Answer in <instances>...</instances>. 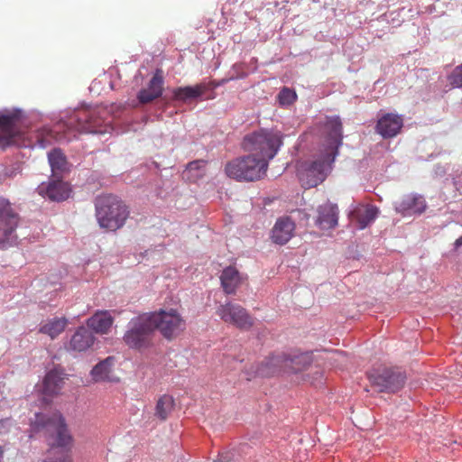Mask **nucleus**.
Segmentation results:
<instances>
[{
	"label": "nucleus",
	"instance_id": "nucleus-16",
	"mask_svg": "<svg viewBox=\"0 0 462 462\" xmlns=\"http://www.w3.org/2000/svg\"><path fill=\"white\" fill-rule=\"evenodd\" d=\"M208 88L205 81L195 86L178 87L171 90L172 99L181 103H189L201 99L205 93L208 92Z\"/></svg>",
	"mask_w": 462,
	"mask_h": 462
},
{
	"label": "nucleus",
	"instance_id": "nucleus-2",
	"mask_svg": "<svg viewBox=\"0 0 462 462\" xmlns=\"http://www.w3.org/2000/svg\"><path fill=\"white\" fill-rule=\"evenodd\" d=\"M101 120L95 109L75 110L68 122L59 121L51 128L39 129L33 136V146L45 149L55 143H69L78 133L103 134Z\"/></svg>",
	"mask_w": 462,
	"mask_h": 462
},
{
	"label": "nucleus",
	"instance_id": "nucleus-17",
	"mask_svg": "<svg viewBox=\"0 0 462 462\" xmlns=\"http://www.w3.org/2000/svg\"><path fill=\"white\" fill-rule=\"evenodd\" d=\"M394 208L403 216L421 214L426 208V202L422 196L406 195L399 202L394 203Z\"/></svg>",
	"mask_w": 462,
	"mask_h": 462
},
{
	"label": "nucleus",
	"instance_id": "nucleus-6",
	"mask_svg": "<svg viewBox=\"0 0 462 462\" xmlns=\"http://www.w3.org/2000/svg\"><path fill=\"white\" fill-rule=\"evenodd\" d=\"M282 137L280 131L261 129L246 134L242 145L245 151L268 163L282 145Z\"/></svg>",
	"mask_w": 462,
	"mask_h": 462
},
{
	"label": "nucleus",
	"instance_id": "nucleus-14",
	"mask_svg": "<svg viewBox=\"0 0 462 462\" xmlns=\"http://www.w3.org/2000/svg\"><path fill=\"white\" fill-rule=\"evenodd\" d=\"M163 85L164 79L162 75V71L157 69V71L149 80L147 87L138 91V103L142 105L149 104L153 100L161 97L163 92Z\"/></svg>",
	"mask_w": 462,
	"mask_h": 462
},
{
	"label": "nucleus",
	"instance_id": "nucleus-18",
	"mask_svg": "<svg viewBox=\"0 0 462 462\" xmlns=\"http://www.w3.org/2000/svg\"><path fill=\"white\" fill-rule=\"evenodd\" d=\"M338 220L337 206L331 203L320 205L318 208L316 225L322 230H328L336 227Z\"/></svg>",
	"mask_w": 462,
	"mask_h": 462
},
{
	"label": "nucleus",
	"instance_id": "nucleus-29",
	"mask_svg": "<svg viewBox=\"0 0 462 462\" xmlns=\"http://www.w3.org/2000/svg\"><path fill=\"white\" fill-rule=\"evenodd\" d=\"M206 162L203 160H196L187 164L186 169L182 172V178L189 181H196L202 178L205 174Z\"/></svg>",
	"mask_w": 462,
	"mask_h": 462
},
{
	"label": "nucleus",
	"instance_id": "nucleus-7",
	"mask_svg": "<svg viewBox=\"0 0 462 462\" xmlns=\"http://www.w3.org/2000/svg\"><path fill=\"white\" fill-rule=\"evenodd\" d=\"M268 163L249 152L227 162L225 171L229 178L238 181H254L265 175Z\"/></svg>",
	"mask_w": 462,
	"mask_h": 462
},
{
	"label": "nucleus",
	"instance_id": "nucleus-35",
	"mask_svg": "<svg viewBox=\"0 0 462 462\" xmlns=\"http://www.w3.org/2000/svg\"><path fill=\"white\" fill-rule=\"evenodd\" d=\"M229 80H230L229 78H227V79H222L219 81L212 80V81L205 82V84L208 85V91H209V90H214L215 88L226 84Z\"/></svg>",
	"mask_w": 462,
	"mask_h": 462
},
{
	"label": "nucleus",
	"instance_id": "nucleus-26",
	"mask_svg": "<svg viewBox=\"0 0 462 462\" xmlns=\"http://www.w3.org/2000/svg\"><path fill=\"white\" fill-rule=\"evenodd\" d=\"M220 281L225 292L233 294L240 282L239 273L235 267L228 266L223 270Z\"/></svg>",
	"mask_w": 462,
	"mask_h": 462
},
{
	"label": "nucleus",
	"instance_id": "nucleus-32",
	"mask_svg": "<svg viewBox=\"0 0 462 462\" xmlns=\"http://www.w3.org/2000/svg\"><path fill=\"white\" fill-rule=\"evenodd\" d=\"M11 216H17V214L13 211L7 199L0 198V219L11 217Z\"/></svg>",
	"mask_w": 462,
	"mask_h": 462
},
{
	"label": "nucleus",
	"instance_id": "nucleus-36",
	"mask_svg": "<svg viewBox=\"0 0 462 462\" xmlns=\"http://www.w3.org/2000/svg\"><path fill=\"white\" fill-rule=\"evenodd\" d=\"M12 426V420L10 419H5L0 420V434H5L9 431Z\"/></svg>",
	"mask_w": 462,
	"mask_h": 462
},
{
	"label": "nucleus",
	"instance_id": "nucleus-33",
	"mask_svg": "<svg viewBox=\"0 0 462 462\" xmlns=\"http://www.w3.org/2000/svg\"><path fill=\"white\" fill-rule=\"evenodd\" d=\"M449 80L453 86L462 88V64L453 70L449 77Z\"/></svg>",
	"mask_w": 462,
	"mask_h": 462
},
{
	"label": "nucleus",
	"instance_id": "nucleus-8",
	"mask_svg": "<svg viewBox=\"0 0 462 462\" xmlns=\"http://www.w3.org/2000/svg\"><path fill=\"white\" fill-rule=\"evenodd\" d=\"M153 333L154 323L149 313H144L128 322L123 339L130 348H146L151 344Z\"/></svg>",
	"mask_w": 462,
	"mask_h": 462
},
{
	"label": "nucleus",
	"instance_id": "nucleus-24",
	"mask_svg": "<svg viewBox=\"0 0 462 462\" xmlns=\"http://www.w3.org/2000/svg\"><path fill=\"white\" fill-rule=\"evenodd\" d=\"M48 160L53 177L61 178L62 174L68 171V162L60 149L54 148L48 152Z\"/></svg>",
	"mask_w": 462,
	"mask_h": 462
},
{
	"label": "nucleus",
	"instance_id": "nucleus-27",
	"mask_svg": "<svg viewBox=\"0 0 462 462\" xmlns=\"http://www.w3.org/2000/svg\"><path fill=\"white\" fill-rule=\"evenodd\" d=\"M115 362L116 358L114 356H108L97 364L91 371L93 379L95 381H113L114 379L110 374Z\"/></svg>",
	"mask_w": 462,
	"mask_h": 462
},
{
	"label": "nucleus",
	"instance_id": "nucleus-15",
	"mask_svg": "<svg viewBox=\"0 0 462 462\" xmlns=\"http://www.w3.org/2000/svg\"><path fill=\"white\" fill-rule=\"evenodd\" d=\"M403 121L401 116L387 113L378 119L375 129L383 138H392L400 133Z\"/></svg>",
	"mask_w": 462,
	"mask_h": 462
},
{
	"label": "nucleus",
	"instance_id": "nucleus-39",
	"mask_svg": "<svg viewBox=\"0 0 462 462\" xmlns=\"http://www.w3.org/2000/svg\"><path fill=\"white\" fill-rule=\"evenodd\" d=\"M46 462H71L70 458L67 456L64 457L62 459L55 460V461H46Z\"/></svg>",
	"mask_w": 462,
	"mask_h": 462
},
{
	"label": "nucleus",
	"instance_id": "nucleus-11",
	"mask_svg": "<svg viewBox=\"0 0 462 462\" xmlns=\"http://www.w3.org/2000/svg\"><path fill=\"white\" fill-rule=\"evenodd\" d=\"M22 117V111L14 108L0 111V149L16 143V125Z\"/></svg>",
	"mask_w": 462,
	"mask_h": 462
},
{
	"label": "nucleus",
	"instance_id": "nucleus-20",
	"mask_svg": "<svg viewBox=\"0 0 462 462\" xmlns=\"http://www.w3.org/2000/svg\"><path fill=\"white\" fill-rule=\"evenodd\" d=\"M295 223L289 217L277 219L272 230V239L275 244L285 245L293 236Z\"/></svg>",
	"mask_w": 462,
	"mask_h": 462
},
{
	"label": "nucleus",
	"instance_id": "nucleus-30",
	"mask_svg": "<svg viewBox=\"0 0 462 462\" xmlns=\"http://www.w3.org/2000/svg\"><path fill=\"white\" fill-rule=\"evenodd\" d=\"M174 406V400L171 396L164 394L159 398L155 406L154 416L160 420H166L171 413Z\"/></svg>",
	"mask_w": 462,
	"mask_h": 462
},
{
	"label": "nucleus",
	"instance_id": "nucleus-1",
	"mask_svg": "<svg viewBox=\"0 0 462 462\" xmlns=\"http://www.w3.org/2000/svg\"><path fill=\"white\" fill-rule=\"evenodd\" d=\"M343 127L338 116L328 118L325 125V136L318 158L302 162L298 175L305 189L314 188L324 181L342 145Z\"/></svg>",
	"mask_w": 462,
	"mask_h": 462
},
{
	"label": "nucleus",
	"instance_id": "nucleus-31",
	"mask_svg": "<svg viewBox=\"0 0 462 462\" xmlns=\"http://www.w3.org/2000/svg\"><path fill=\"white\" fill-rule=\"evenodd\" d=\"M297 98L295 91L289 88H283L278 94V100L282 106H290Z\"/></svg>",
	"mask_w": 462,
	"mask_h": 462
},
{
	"label": "nucleus",
	"instance_id": "nucleus-13",
	"mask_svg": "<svg viewBox=\"0 0 462 462\" xmlns=\"http://www.w3.org/2000/svg\"><path fill=\"white\" fill-rule=\"evenodd\" d=\"M54 179L48 183H42L37 188V192L43 198H48L52 201H62L69 198V189L66 182L61 180L60 177Z\"/></svg>",
	"mask_w": 462,
	"mask_h": 462
},
{
	"label": "nucleus",
	"instance_id": "nucleus-38",
	"mask_svg": "<svg viewBox=\"0 0 462 462\" xmlns=\"http://www.w3.org/2000/svg\"><path fill=\"white\" fill-rule=\"evenodd\" d=\"M456 248H458L462 245V236H459L454 243Z\"/></svg>",
	"mask_w": 462,
	"mask_h": 462
},
{
	"label": "nucleus",
	"instance_id": "nucleus-28",
	"mask_svg": "<svg viewBox=\"0 0 462 462\" xmlns=\"http://www.w3.org/2000/svg\"><path fill=\"white\" fill-rule=\"evenodd\" d=\"M68 324V319L64 317H54L46 320L44 324L41 325L40 332L55 338L61 332L64 331Z\"/></svg>",
	"mask_w": 462,
	"mask_h": 462
},
{
	"label": "nucleus",
	"instance_id": "nucleus-5",
	"mask_svg": "<svg viewBox=\"0 0 462 462\" xmlns=\"http://www.w3.org/2000/svg\"><path fill=\"white\" fill-rule=\"evenodd\" d=\"M96 217L99 226L108 231L120 229L129 217L127 206L116 196H99L95 201Z\"/></svg>",
	"mask_w": 462,
	"mask_h": 462
},
{
	"label": "nucleus",
	"instance_id": "nucleus-9",
	"mask_svg": "<svg viewBox=\"0 0 462 462\" xmlns=\"http://www.w3.org/2000/svg\"><path fill=\"white\" fill-rule=\"evenodd\" d=\"M372 386L379 393H395L405 384L406 374L399 368L384 367L368 373Z\"/></svg>",
	"mask_w": 462,
	"mask_h": 462
},
{
	"label": "nucleus",
	"instance_id": "nucleus-3",
	"mask_svg": "<svg viewBox=\"0 0 462 462\" xmlns=\"http://www.w3.org/2000/svg\"><path fill=\"white\" fill-rule=\"evenodd\" d=\"M31 436L41 435L51 447L69 448L72 442V437L69 433L65 420L60 413H53L51 416L43 413H35L31 420Z\"/></svg>",
	"mask_w": 462,
	"mask_h": 462
},
{
	"label": "nucleus",
	"instance_id": "nucleus-25",
	"mask_svg": "<svg viewBox=\"0 0 462 462\" xmlns=\"http://www.w3.org/2000/svg\"><path fill=\"white\" fill-rule=\"evenodd\" d=\"M88 327L97 333H106L113 324V318L107 311L97 312L88 319Z\"/></svg>",
	"mask_w": 462,
	"mask_h": 462
},
{
	"label": "nucleus",
	"instance_id": "nucleus-10",
	"mask_svg": "<svg viewBox=\"0 0 462 462\" xmlns=\"http://www.w3.org/2000/svg\"><path fill=\"white\" fill-rule=\"evenodd\" d=\"M149 315L154 323V330L158 329L166 338L175 337L185 328V321L174 310H160Z\"/></svg>",
	"mask_w": 462,
	"mask_h": 462
},
{
	"label": "nucleus",
	"instance_id": "nucleus-22",
	"mask_svg": "<svg viewBox=\"0 0 462 462\" xmlns=\"http://www.w3.org/2000/svg\"><path fill=\"white\" fill-rule=\"evenodd\" d=\"M94 340L93 333L89 329L80 327L73 334L69 348L79 352L85 351L93 345Z\"/></svg>",
	"mask_w": 462,
	"mask_h": 462
},
{
	"label": "nucleus",
	"instance_id": "nucleus-40",
	"mask_svg": "<svg viewBox=\"0 0 462 462\" xmlns=\"http://www.w3.org/2000/svg\"><path fill=\"white\" fill-rule=\"evenodd\" d=\"M445 172L444 169L440 166H437L436 167V173L437 174H439V175H442L443 173Z\"/></svg>",
	"mask_w": 462,
	"mask_h": 462
},
{
	"label": "nucleus",
	"instance_id": "nucleus-41",
	"mask_svg": "<svg viewBox=\"0 0 462 462\" xmlns=\"http://www.w3.org/2000/svg\"><path fill=\"white\" fill-rule=\"evenodd\" d=\"M213 462H219L218 460L213 461Z\"/></svg>",
	"mask_w": 462,
	"mask_h": 462
},
{
	"label": "nucleus",
	"instance_id": "nucleus-34",
	"mask_svg": "<svg viewBox=\"0 0 462 462\" xmlns=\"http://www.w3.org/2000/svg\"><path fill=\"white\" fill-rule=\"evenodd\" d=\"M232 75L229 79H244L247 76V72L245 70V65L242 63H236L232 67Z\"/></svg>",
	"mask_w": 462,
	"mask_h": 462
},
{
	"label": "nucleus",
	"instance_id": "nucleus-21",
	"mask_svg": "<svg viewBox=\"0 0 462 462\" xmlns=\"http://www.w3.org/2000/svg\"><path fill=\"white\" fill-rule=\"evenodd\" d=\"M18 224V215L0 219V248H7L16 245L15 229Z\"/></svg>",
	"mask_w": 462,
	"mask_h": 462
},
{
	"label": "nucleus",
	"instance_id": "nucleus-4",
	"mask_svg": "<svg viewBox=\"0 0 462 462\" xmlns=\"http://www.w3.org/2000/svg\"><path fill=\"white\" fill-rule=\"evenodd\" d=\"M312 357L310 353H300L293 356L285 354L273 355L266 358L252 372H245L246 379L251 380L253 376L269 377L283 371L285 373H299L310 365Z\"/></svg>",
	"mask_w": 462,
	"mask_h": 462
},
{
	"label": "nucleus",
	"instance_id": "nucleus-23",
	"mask_svg": "<svg viewBox=\"0 0 462 462\" xmlns=\"http://www.w3.org/2000/svg\"><path fill=\"white\" fill-rule=\"evenodd\" d=\"M64 374L55 368L49 371L43 380V393L46 395L57 394L64 383Z\"/></svg>",
	"mask_w": 462,
	"mask_h": 462
},
{
	"label": "nucleus",
	"instance_id": "nucleus-19",
	"mask_svg": "<svg viewBox=\"0 0 462 462\" xmlns=\"http://www.w3.org/2000/svg\"><path fill=\"white\" fill-rule=\"evenodd\" d=\"M379 210L372 205H356L350 210V217L356 221L359 229H365L377 217Z\"/></svg>",
	"mask_w": 462,
	"mask_h": 462
},
{
	"label": "nucleus",
	"instance_id": "nucleus-37",
	"mask_svg": "<svg viewBox=\"0 0 462 462\" xmlns=\"http://www.w3.org/2000/svg\"><path fill=\"white\" fill-rule=\"evenodd\" d=\"M233 455L230 452L221 453L219 455V458L217 459L219 462H232Z\"/></svg>",
	"mask_w": 462,
	"mask_h": 462
},
{
	"label": "nucleus",
	"instance_id": "nucleus-12",
	"mask_svg": "<svg viewBox=\"0 0 462 462\" xmlns=\"http://www.w3.org/2000/svg\"><path fill=\"white\" fill-rule=\"evenodd\" d=\"M217 314L222 320L231 323L236 327L247 329L253 326V319L242 306L226 302L217 309Z\"/></svg>",
	"mask_w": 462,
	"mask_h": 462
}]
</instances>
